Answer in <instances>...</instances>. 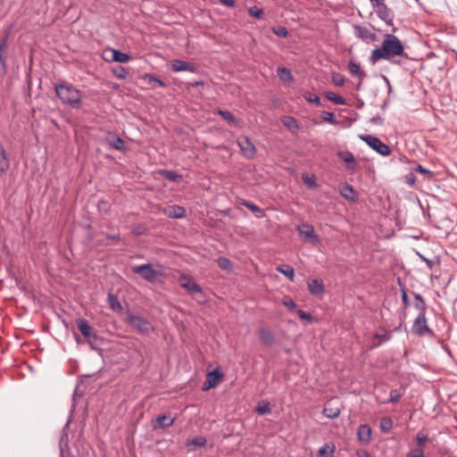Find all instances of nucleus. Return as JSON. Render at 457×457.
<instances>
[{"label":"nucleus","mask_w":457,"mask_h":457,"mask_svg":"<svg viewBox=\"0 0 457 457\" xmlns=\"http://www.w3.org/2000/svg\"><path fill=\"white\" fill-rule=\"evenodd\" d=\"M128 323L141 333H148L153 330L151 323L143 317L129 314L127 318Z\"/></svg>","instance_id":"20e7f679"},{"label":"nucleus","mask_w":457,"mask_h":457,"mask_svg":"<svg viewBox=\"0 0 457 457\" xmlns=\"http://www.w3.org/2000/svg\"><path fill=\"white\" fill-rule=\"evenodd\" d=\"M114 74L119 79H124L127 76V71L123 67H120L118 71H114Z\"/></svg>","instance_id":"5fc2aeb1"},{"label":"nucleus","mask_w":457,"mask_h":457,"mask_svg":"<svg viewBox=\"0 0 457 457\" xmlns=\"http://www.w3.org/2000/svg\"><path fill=\"white\" fill-rule=\"evenodd\" d=\"M111 54H112L111 60L113 62L126 63L132 59L129 54L120 52L116 49H112Z\"/></svg>","instance_id":"a211bd4d"},{"label":"nucleus","mask_w":457,"mask_h":457,"mask_svg":"<svg viewBox=\"0 0 457 457\" xmlns=\"http://www.w3.org/2000/svg\"><path fill=\"white\" fill-rule=\"evenodd\" d=\"M206 445V439L204 436H196L193 438H188L187 440V445L190 446H204Z\"/></svg>","instance_id":"473e14b6"},{"label":"nucleus","mask_w":457,"mask_h":457,"mask_svg":"<svg viewBox=\"0 0 457 457\" xmlns=\"http://www.w3.org/2000/svg\"><path fill=\"white\" fill-rule=\"evenodd\" d=\"M132 270L148 282H154L159 275V272L154 270L150 264L134 266Z\"/></svg>","instance_id":"423d86ee"},{"label":"nucleus","mask_w":457,"mask_h":457,"mask_svg":"<svg viewBox=\"0 0 457 457\" xmlns=\"http://www.w3.org/2000/svg\"><path fill=\"white\" fill-rule=\"evenodd\" d=\"M220 4L226 5V6H228V7H233L235 5V1L234 0H219Z\"/></svg>","instance_id":"052dcab7"},{"label":"nucleus","mask_w":457,"mask_h":457,"mask_svg":"<svg viewBox=\"0 0 457 457\" xmlns=\"http://www.w3.org/2000/svg\"><path fill=\"white\" fill-rule=\"evenodd\" d=\"M415 307L420 311V313H425L426 306L424 302H417Z\"/></svg>","instance_id":"4d7b16f0"},{"label":"nucleus","mask_w":457,"mask_h":457,"mask_svg":"<svg viewBox=\"0 0 457 457\" xmlns=\"http://www.w3.org/2000/svg\"><path fill=\"white\" fill-rule=\"evenodd\" d=\"M321 117H322L324 121L328 122L330 124H337V121L333 112H322Z\"/></svg>","instance_id":"ea45409f"},{"label":"nucleus","mask_w":457,"mask_h":457,"mask_svg":"<svg viewBox=\"0 0 457 457\" xmlns=\"http://www.w3.org/2000/svg\"><path fill=\"white\" fill-rule=\"evenodd\" d=\"M10 168V162L4 147L0 144V174H4Z\"/></svg>","instance_id":"f3484780"},{"label":"nucleus","mask_w":457,"mask_h":457,"mask_svg":"<svg viewBox=\"0 0 457 457\" xmlns=\"http://www.w3.org/2000/svg\"><path fill=\"white\" fill-rule=\"evenodd\" d=\"M107 238L112 239V240H119L120 237H119V235H112V236H108Z\"/></svg>","instance_id":"0e129e2a"},{"label":"nucleus","mask_w":457,"mask_h":457,"mask_svg":"<svg viewBox=\"0 0 457 457\" xmlns=\"http://www.w3.org/2000/svg\"><path fill=\"white\" fill-rule=\"evenodd\" d=\"M281 121L283 125L292 132H295L299 129V124L294 117L285 116L282 118Z\"/></svg>","instance_id":"aec40b11"},{"label":"nucleus","mask_w":457,"mask_h":457,"mask_svg":"<svg viewBox=\"0 0 457 457\" xmlns=\"http://www.w3.org/2000/svg\"><path fill=\"white\" fill-rule=\"evenodd\" d=\"M403 396V392L399 389H393L390 391L389 403H396L400 401Z\"/></svg>","instance_id":"e433bc0d"},{"label":"nucleus","mask_w":457,"mask_h":457,"mask_svg":"<svg viewBox=\"0 0 457 457\" xmlns=\"http://www.w3.org/2000/svg\"><path fill=\"white\" fill-rule=\"evenodd\" d=\"M402 300L405 307H407L410 304L408 295L404 290L402 292Z\"/></svg>","instance_id":"bf43d9fd"},{"label":"nucleus","mask_w":457,"mask_h":457,"mask_svg":"<svg viewBox=\"0 0 457 457\" xmlns=\"http://www.w3.org/2000/svg\"><path fill=\"white\" fill-rule=\"evenodd\" d=\"M386 12H387V9H386V10L382 9V10H381V12H378V13L379 17H381L382 19H385V18H386Z\"/></svg>","instance_id":"e2e57ef3"},{"label":"nucleus","mask_w":457,"mask_h":457,"mask_svg":"<svg viewBox=\"0 0 457 457\" xmlns=\"http://www.w3.org/2000/svg\"><path fill=\"white\" fill-rule=\"evenodd\" d=\"M179 281L180 283L181 287L188 291L189 293H201L202 288L199 285H197L194 278L186 274H181Z\"/></svg>","instance_id":"9d476101"},{"label":"nucleus","mask_w":457,"mask_h":457,"mask_svg":"<svg viewBox=\"0 0 457 457\" xmlns=\"http://www.w3.org/2000/svg\"><path fill=\"white\" fill-rule=\"evenodd\" d=\"M337 155L346 164L348 170H353L356 168L357 162L354 155L351 152H339Z\"/></svg>","instance_id":"4468645a"},{"label":"nucleus","mask_w":457,"mask_h":457,"mask_svg":"<svg viewBox=\"0 0 457 457\" xmlns=\"http://www.w3.org/2000/svg\"><path fill=\"white\" fill-rule=\"evenodd\" d=\"M223 378V374L219 369L209 371L206 375V379L203 385V390L207 391L215 387Z\"/></svg>","instance_id":"1a4fd4ad"},{"label":"nucleus","mask_w":457,"mask_h":457,"mask_svg":"<svg viewBox=\"0 0 457 457\" xmlns=\"http://www.w3.org/2000/svg\"><path fill=\"white\" fill-rule=\"evenodd\" d=\"M7 48V45H6V42L5 40L2 41L0 43V54L2 55V53L4 52Z\"/></svg>","instance_id":"680f3d73"},{"label":"nucleus","mask_w":457,"mask_h":457,"mask_svg":"<svg viewBox=\"0 0 457 457\" xmlns=\"http://www.w3.org/2000/svg\"><path fill=\"white\" fill-rule=\"evenodd\" d=\"M248 12L251 16H253L256 19H261L262 16L263 11H262V9H261L257 6H253L248 9Z\"/></svg>","instance_id":"79ce46f5"},{"label":"nucleus","mask_w":457,"mask_h":457,"mask_svg":"<svg viewBox=\"0 0 457 457\" xmlns=\"http://www.w3.org/2000/svg\"><path fill=\"white\" fill-rule=\"evenodd\" d=\"M323 413L326 417L334 419V418H337L339 416L340 411L338 408H329V407L326 406L323 409Z\"/></svg>","instance_id":"4c0bfd02"},{"label":"nucleus","mask_w":457,"mask_h":457,"mask_svg":"<svg viewBox=\"0 0 457 457\" xmlns=\"http://www.w3.org/2000/svg\"><path fill=\"white\" fill-rule=\"evenodd\" d=\"M282 303H283V304H284L286 307H287V308H288V309H290V310H293V309H295V308L296 307L295 303V302H294V300H293L292 298H290V297H285V298L283 299V302H282Z\"/></svg>","instance_id":"8fccbe9b"},{"label":"nucleus","mask_w":457,"mask_h":457,"mask_svg":"<svg viewBox=\"0 0 457 457\" xmlns=\"http://www.w3.org/2000/svg\"><path fill=\"white\" fill-rule=\"evenodd\" d=\"M403 54L404 47L401 40L393 34H386L381 46L371 52L370 62L376 63L379 60H387L393 63H399L394 61V58Z\"/></svg>","instance_id":"f257e3e1"},{"label":"nucleus","mask_w":457,"mask_h":457,"mask_svg":"<svg viewBox=\"0 0 457 457\" xmlns=\"http://www.w3.org/2000/svg\"><path fill=\"white\" fill-rule=\"evenodd\" d=\"M334 444H325L318 451V457H333L335 452Z\"/></svg>","instance_id":"412c9836"},{"label":"nucleus","mask_w":457,"mask_h":457,"mask_svg":"<svg viewBox=\"0 0 457 457\" xmlns=\"http://www.w3.org/2000/svg\"><path fill=\"white\" fill-rule=\"evenodd\" d=\"M325 96H326V97H327L329 101L333 102V103H334V104H339V105H345V104H346V101H345V99L344 97H342V96H340L337 95V94H336V93H334V92H327V93L325 94Z\"/></svg>","instance_id":"c756f323"},{"label":"nucleus","mask_w":457,"mask_h":457,"mask_svg":"<svg viewBox=\"0 0 457 457\" xmlns=\"http://www.w3.org/2000/svg\"><path fill=\"white\" fill-rule=\"evenodd\" d=\"M217 113L220 114L225 120L230 124H236L237 122L236 117L228 111L217 110Z\"/></svg>","instance_id":"c9c22d12"},{"label":"nucleus","mask_w":457,"mask_h":457,"mask_svg":"<svg viewBox=\"0 0 457 457\" xmlns=\"http://www.w3.org/2000/svg\"><path fill=\"white\" fill-rule=\"evenodd\" d=\"M386 0H370L371 5L374 8H377V12H381V10H386V5L385 4Z\"/></svg>","instance_id":"37998d69"},{"label":"nucleus","mask_w":457,"mask_h":457,"mask_svg":"<svg viewBox=\"0 0 457 457\" xmlns=\"http://www.w3.org/2000/svg\"><path fill=\"white\" fill-rule=\"evenodd\" d=\"M299 234L306 239L319 242V237L315 234L314 228L307 223L300 225L297 228Z\"/></svg>","instance_id":"ddd939ff"},{"label":"nucleus","mask_w":457,"mask_h":457,"mask_svg":"<svg viewBox=\"0 0 457 457\" xmlns=\"http://www.w3.org/2000/svg\"><path fill=\"white\" fill-rule=\"evenodd\" d=\"M357 36L362 39H371L375 35L364 27H357Z\"/></svg>","instance_id":"f704fd0d"},{"label":"nucleus","mask_w":457,"mask_h":457,"mask_svg":"<svg viewBox=\"0 0 457 457\" xmlns=\"http://www.w3.org/2000/svg\"><path fill=\"white\" fill-rule=\"evenodd\" d=\"M174 420H175L173 418H170L165 414L159 415L156 419L157 427L162 428L170 427L173 425Z\"/></svg>","instance_id":"393cba45"},{"label":"nucleus","mask_w":457,"mask_h":457,"mask_svg":"<svg viewBox=\"0 0 457 457\" xmlns=\"http://www.w3.org/2000/svg\"><path fill=\"white\" fill-rule=\"evenodd\" d=\"M161 174L168 180L170 181H177L179 178H180V175L178 174L177 172L175 171H172V170H162L161 172Z\"/></svg>","instance_id":"58836bf2"},{"label":"nucleus","mask_w":457,"mask_h":457,"mask_svg":"<svg viewBox=\"0 0 457 457\" xmlns=\"http://www.w3.org/2000/svg\"><path fill=\"white\" fill-rule=\"evenodd\" d=\"M360 457H370L367 452H364Z\"/></svg>","instance_id":"338daca9"},{"label":"nucleus","mask_w":457,"mask_h":457,"mask_svg":"<svg viewBox=\"0 0 457 457\" xmlns=\"http://www.w3.org/2000/svg\"><path fill=\"white\" fill-rule=\"evenodd\" d=\"M217 263H218V266L223 270L231 271V270H232V263L226 257H219L217 260Z\"/></svg>","instance_id":"72a5a7b5"},{"label":"nucleus","mask_w":457,"mask_h":457,"mask_svg":"<svg viewBox=\"0 0 457 457\" xmlns=\"http://www.w3.org/2000/svg\"><path fill=\"white\" fill-rule=\"evenodd\" d=\"M415 299L417 300V302H424L422 296L419 294L415 295Z\"/></svg>","instance_id":"69168bd1"},{"label":"nucleus","mask_w":457,"mask_h":457,"mask_svg":"<svg viewBox=\"0 0 457 457\" xmlns=\"http://www.w3.org/2000/svg\"><path fill=\"white\" fill-rule=\"evenodd\" d=\"M341 195L349 200H353L355 198V193L353 187L348 184H345L341 189Z\"/></svg>","instance_id":"2f4dec72"},{"label":"nucleus","mask_w":457,"mask_h":457,"mask_svg":"<svg viewBox=\"0 0 457 457\" xmlns=\"http://www.w3.org/2000/svg\"><path fill=\"white\" fill-rule=\"evenodd\" d=\"M107 301L109 303L110 308L112 311L120 312L122 309V306L118 299V297L112 294H109L107 296Z\"/></svg>","instance_id":"cd10ccee"},{"label":"nucleus","mask_w":457,"mask_h":457,"mask_svg":"<svg viewBox=\"0 0 457 457\" xmlns=\"http://www.w3.org/2000/svg\"><path fill=\"white\" fill-rule=\"evenodd\" d=\"M162 212L168 218L179 219L185 216L186 209L179 205H169L163 208Z\"/></svg>","instance_id":"f8f14e48"},{"label":"nucleus","mask_w":457,"mask_h":457,"mask_svg":"<svg viewBox=\"0 0 457 457\" xmlns=\"http://www.w3.org/2000/svg\"><path fill=\"white\" fill-rule=\"evenodd\" d=\"M75 337H76L77 343H79L80 342L79 337L78 335H75Z\"/></svg>","instance_id":"774afa93"},{"label":"nucleus","mask_w":457,"mask_h":457,"mask_svg":"<svg viewBox=\"0 0 457 457\" xmlns=\"http://www.w3.org/2000/svg\"><path fill=\"white\" fill-rule=\"evenodd\" d=\"M392 427V421L390 419H383L380 423V428L383 431H388Z\"/></svg>","instance_id":"09e8293b"},{"label":"nucleus","mask_w":457,"mask_h":457,"mask_svg":"<svg viewBox=\"0 0 457 457\" xmlns=\"http://www.w3.org/2000/svg\"><path fill=\"white\" fill-rule=\"evenodd\" d=\"M272 31L275 35L281 37H287L288 36V31L287 28L279 26V27H273Z\"/></svg>","instance_id":"a19ab883"},{"label":"nucleus","mask_w":457,"mask_h":457,"mask_svg":"<svg viewBox=\"0 0 457 457\" xmlns=\"http://www.w3.org/2000/svg\"><path fill=\"white\" fill-rule=\"evenodd\" d=\"M143 79L147 82L148 85L154 87H166L167 85L160 79L151 75V74H145Z\"/></svg>","instance_id":"b1692460"},{"label":"nucleus","mask_w":457,"mask_h":457,"mask_svg":"<svg viewBox=\"0 0 457 457\" xmlns=\"http://www.w3.org/2000/svg\"><path fill=\"white\" fill-rule=\"evenodd\" d=\"M391 336L390 333L386 330H382L381 332H377L373 336V339H378L379 341L378 343H373L372 347H378L381 345L383 342H386L390 339Z\"/></svg>","instance_id":"bb28decb"},{"label":"nucleus","mask_w":457,"mask_h":457,"mask_svg":"<svg viewBox=\"0 0 457 457\" xmlns=\"http://www.w3.org/2000/svg\"><path fill=\"white\" fill-rule=\"evenodd\" d=\"M308 288L312 295H320L324 293L323 282L320 279L313 278L308 282Z\"/></svg>","instance_id":"dca6fc26"},{"label":"nucleus","mask_w":457,"mask_h":457,"mask_svg":"<svg viewBox=\"0 0 457 457\" xmlns=\"http://www.w3.org/2000/svg\"><path fill=\"white\" fill-rule=\"evenodd\" d=\"M360 138L383 156H387L391 153L390 147L377 137L371 135H361Z\"/></svg>","instance_id":"7ed1b4c3"},{"label":"nucleus","mask_w":457,"mask_h":457,"mask_svg":"<svg viewBox=\"0 0 457 457\" xmlns=\"http://www.w3.org/2000/svg\"><path fill=\"white\" fill-rule=\"evenodd\" d=\"M359 441L368 444L371 439V428L367 424L360 425L357 431Z\"/></svg>","instance_id":"2eb2a0df"},{"label":"nucleus","mask_w":457,"mask_h":457,"mask_svg":"<svg viewBox=\"0 0 457 457\" xmlns=\"http://www.w3.org/2000/svg\"><path fill=\"white\" fill-rule=\"evenodd\" d=\"M278 75L282 81L287 82L293 79L290 70L285 67L278 68Z\"/></svg>","instance_id":"7c9ffc66"},{"label":"nucleus","mask_w":457,"mask_h":457,"mask_svg":"<svg viewBox=\"0 0 457 457\" xmlns=\"http://www.w3.org/2000/svg\"><path fill=\"white\" fill-rule=\"evenodd\" d=\"M297 314H298V316H299L302 320H308V321H312V316H311V314H310V313L305 312H303V311H302V310H299V311L297 312Z\"/></svg>","instance_id":"864d4df0"},{"label":"nucleus","mask_w":457,"mask_h":457,"mask_svg":"<svg viewBox=\"0 0 457 457\" xmlns=\"http://www.w3.org/2000/svg\"><path fill=\"white\" fill-rule=\"evenodd\" d=\"M407 457H425L424 451L422 449H413L407 453Z\"/></svg>","instance_id":"de8ad7c7"},{"label":"nucleus","mask_w":457,"mask_h":457,"mask_svg":"<svg viewBox=\"0 0 457 457\" xmlns=\"http://www.w3.org/2000/svg\"><path fill=\"white\" fill-rule=\"evenodd\" d=\"M302 179L309 188H316L318 187L316 176L314 174L307 172L303 173Z\"/></svg>","instance_id":"a878e982"},{"label":"nucleus","mask_w":457,"mask_h":457,"mask_svg":"<svg viewBox=\"0 0 457 457\" xmlns=\"http://www.w3.org/2000/svg\"><path fill=\"white\" fill-rule=\"evenodd\" d=\"M416 171L421 173V174H429L431 175V171L428 170V169L424 168L423 166L421 165H418L417 168H416Z\"/></svg>","instance_id":"13d9d810"},{"label":"nucleus","mask_w":457,"mask_h":457,"mask_svg":"<svg viewBox=\"0 0 457 457\" xmlns=\"http://www.w3.org/2000/svg\"><path fill=\"white\" fill-rule=\"evenodd\" d=\"M349 71L353 76L358 77L361 80L366 76L365 72L361 71L360 64L353 61L349 62Z\"/></svg>","instance_id":"4be33fe9"},{"label":"nucleus","mask_w":457,"mask_h":457,"mask_svg":"<svg viewBox=\"0 0 457 457\" xmlns=\"http://www.w3.org/2000/svg\"><path fill=\"white\" fill-rule=\"evenodd\" d=\"M277 270L286 276L290 281L295 279V270L290 265H280L277 267Z\"/></svg>","instance_id":"5701e85b"},{"label":"nucleus","mask_w":457,"mask_h":457,"mask_svg":"<svg viewBox=\"0 0 457 457\" xmlns=\"http://www.w3.org/2000/svg\"><path fill=\"white\" fill-rule=\"evenodd\" d=\"M77 326L80 333L89 343H91L92 339L96 338V333L95 329L89 325L87 320L84 319H79L77 320Z\"/></svg>","instance_id":"9b49d317"},{"label":"nucleus","mask_w":457,"mask_h":457,"mask_svg":"<svg viewBox=\"0 0 457 457\" xmlns=\"http://www.w3.org/2000/svg\"><path fill=\"white\" fill-rule=\"evenodd\" d=\"M258 334L260 336V338H261L262 342L264 345H271L274 342V339H275L274 334L270 329H268V328H261L259 330Z\"/></svg>","instance_id":"6ab92c4d"},{"label":"nucleus","mask_w":457,"mask_h":457,"mask_svg":"<svg viewBox=\"0 0 457 457\" xmlns=\"http://www.w3.org/2000/svg\"><path fill=\"white\" fill-rule=\"evenodd\" d=\"M428 440V436L424 430H420L416 435V443L419 449H422L426 446Z\"/></svg>","instance_id":"c85d7f7f"},{"label":"nucleus","mask_w":457,"mask_h":457,"mask_svg":"<svg viewBox=\"0 0 457 457\" xmlns=\"http://www.w3.org/2000/svg\"><path fill=\"white\" fill-rule=\"evenodd\" d=\"M256 411L260 414H267L270 412V408L268 403L259 405L256 408Z\"/></svg>","instance_id":"49530a36"},{"label":"nucleus","mask_w":457,"mask_h":457,"mask_svg":"<svg viewBox=\"0 0 457 457\" xmlns=\"http://www.w3.org/2000/svg\"><path fill=\"white\" fill-rule=\"evenodd\" d=\"M57 96L60 100L73 108L80 106L82 93L72 84L61 83L54 86Z\"/></svg>","instance_id":"f03ea898"},{"label":"nucleus","mask_w":457,"mask_h":457,"mask_svg":"<svg viewBox=\"0 0 457 457\" xmlns=\"http://www.w3.org/2000/svg\"><path fill=\"white\" fill-rule=\"evenodd\" d=\"M237 143L245 157L248 159H253L254 157L256 148L247 137H239Z\"/></svg>","instance_id":"0eeeda50"},{"label":"nucleus","mask_w":457,"mask_h":457,"mask_svg":"<svg viewBox=\"0 0 457 457\" xmlns=\"http://www.w3.org/2000/svg\"><path fill=\"white\" fill-rule=\"evenodd\" d=\"M5 72H6L5 60L0 54V81L3 79Z\"/></svg>","instance_id":"3c124183"},{"label":"nucleus","mask_w":457,"mask_h":457,"mask_svg":"<svg viewBox=\"0 0 457 457\" xmlns=\"http://www.w3.org/2000/svg\"><path fill=\"white\" fill-rule=\"evenodd\" d=\"M111 145L115 148V149H118V150H120L122 149L123 147V145H124V141L120 138V137H115L113 142L111 143Z\"/></svg>","instance_id":"603ef678"},{"label":"nucleus","mask_w":457,"mask_h":457,"mask_svg":"<svg viewBox=\"0 0 457 457\" xmlns=\"http://www.w3.org/2000/svg\"><path fill=\"white\" fill-rule=\"evenodd\" d=\"M170 70L174 72L189 71L195 73L197 71L196 66L193 62L174 59L170 62Z\"/></svg>","instance_id":"6e6552de"},{"label":"nucleus","mask_w":457,"mask_h":457,"mask_svg":"<svg viewBox=\"0 0 457 457\" xmlns=\"http://www.w3.org/2000/svg\"><path fill=\"white\" fill-rule=\"evenodd\" d=\"M412 332L418 336L431 335L425 313H419L412 325Z\"/></svg>","instance_id":"39448f33"},{"label":"nucleus","mask_w":457,"mask_h":457,"mask_svg":"<svg viewBox=\"0 0 457 457\" xmlns=\"http://www.w3.org/2000/svg\"><path fill=\"white\" fill-rule=\"evenodd\" d=\"M243 204L245 207H247L249 210L253 211V212H259V211H261V209L257 205H255V204H253L252 203L245 202V203H243Z\"/></svg>","instance_id":"6e6d98bb"},{"label":"nucleus","mask_w":457,"mask_h":457,"mask_svg":"<svg viewBox=\"0 0 457 457\" xmlns=\"http://www.w3.org/2000/svg\"><path fill=\"white\" fill-rule=\"evenodd\" d=\"M304 99L309 102V103H312V104H315L317 105L320 104V97L315 95V94H312V93H307L304 95Z\"/></svg>","instance_id":"c03bdc74"},{"label":"nucleus","mask_w":457,"mask_h":457,"mask_svg":"<svg viewBox=\"0 0 457 457\" xmlns=\"http://www.w3.org/2000/svg\"><path fill=\"white\" fill-rule=\"evenodd\" d=\"M332 81L337 87H342L345 83V79L340 73H334L332 75Z\"/></svg>","instance_id":"a18cd8bd"}]
</instances>
